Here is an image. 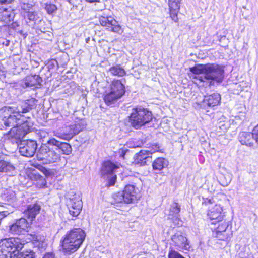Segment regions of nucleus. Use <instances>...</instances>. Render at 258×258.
<instances>
[{"mask_svg": "<svg viewBox=\"0 0 258 258\" xmlns=\"http://www.w3.org/2000/svg\"><path fill=\"white\" fill-rule=\"evenodd\" d=\"M30 109L26 103H24L17 107L5 106L0 110V115L5 126L12 127L7 137L13 143L18 144L20 140V134L15 133L18 125L22 122L21 113L28 112Z\"/></svg>", "mask_w": 258, "mask_h": 258, "instance_id": "nucleus-1", "label": "nucleus"}, {"mask_svg": "<svg viewBox=\"0 0 258 258\" xmlns=\"http://www.w3.org/2000/svg\"><path fill=\"white\" fill-rule=\"evenodd\" d=\"M190 70L194 74L193 78L199 82V85L203 83L204 86L214 85L215 82L220 83L224 78V69L216 64H197Z\"/></svg>", "mask_w": 258, "mask_h": 258, "instance_id": "nucleus-2", "label": "nucleus"}, {"mask_svg": "<svg viewBox=\"0 0 258 258\" xmlns=\"http://www.w3.org/2000/svg\"><path fill=\"white\" fill-rule=\"evenodd\" d=\"M24 241L18 238H10L0 241V258H35L32 251L19 252Z\"/></svg>", "mask_w": 258, "mask_h": 258, "instance_id": "nucleus-3", "label": "nucleus"}, {"mask_svg": "<svg viewBox=\"0 0 258 258\" xmlns=\"http://www.w3.org/2000/svg\"><path fill=\"white\" fill-rule=\"evenodd\" d=\"M85 236L84 231L80 228H75L68 231L60 241L63 251L71 253L77 251L84 240Z\"/></svg>", "mask_w": 258, "mask_h": 258, "instance_id": "nucleus-4", "label": "nucleus"}, {"mask_svg": "<svg viewBox=\"0 0 258 258\" xmlns=\"http://www.w3.org/2000/svg\"><path fill=\"white\" fill-rule=\"evenodd\" d=\"M125 88L120 80L114 79L104 92V100L108 106L115 104L125 94Z\"/></svg>", "mask_w": 258, "mask_h": 258, "instance_id": "nucleus-5", "label": "nucleus"}, {"mask_svg": "<svg viewBox=\"0 0 258 258\" xmlns=\"http://www.w3.org/2000/svg\"><path fill=\"white\" fill-rule=\"evenodd\" d=\"M152 113L147 109L138 106L132 109L129 117L132 125L136 129L148 123L152 119Z\"/></svg>", "mask_w": 258, "mask_h": 258, "instance_id": "nucleus-6", "label": "nucleus"}, {"mask_svg": "<svg viewBox=\"0 0 258 258\" xmlns=\"http://www.w3.org/2000/svg\"><path fill=\"white\" fill-rule=\"evenodd\" d=\"M37 159L43 164L56 162L60 160V155L54 150H50L46 144L41 146L37 152Z\"/></svg>", "mask_w": 258, "mask_h": 258, "instance_id": "nucleus-7", "label": "nucleus"}, {"mask_svg": "<svg viewBox=\"0 0 258 258\" xmlns=\"http://www.w3.org/2000/svg\"><path fill=\"white\" fill-rule=\"evenodd\" d=\"M120 167L119 165L107 161L103 163L101 169V174L104 178L108 180L109 186L115 184L116 180V170Z\"/></svg>", "mask_w": 258, "mask_h": 258, "instance_id": "nucleus-8", "label": "nucleus"}, {"mask_svg": "<svg viewBox=\"0 0 258 258\" xmlns=\"http://www.w3.org/2000/svg\"><path fill=\"white\" fill-rule=\"evenodd\" d=\"M20 153L24 156L32 157L36 152L37 144L34 140H24L17 145Z\"/></svg>", "mask_w": 258, "mask_h": 258, "instance_id": "nucleus-9", "label": "nucleus"}, {"mask_svg": "<svg viewBox=\"0 0 258 258\" xmlns=\"http://www.w3.org/2000/svg\"><path fill=\"white\" fill-rule=\"evenodd\" d=\"M99 22L103 27L109 31L117 33H121L122 32L121 27L117 21L111 16H101L99 18Z\"/></svg>", "mask_w": 258, "mask_h": 258, "instance_id": "nucleus-10", "label": "nucleus"}, {"mask_svg": "<svg viewBox=\"0 0 258 258\" xmlns=\"http://www.w3.org/2000/svg\"><path fill=\"white\" fill-rule=\"evenodd\" d=\"M171 240L172 244L179 250H189L190 248L187 238L180 232H177L173 235Z\"/></svg>", "mask_w": 258, "mask_h": 258, "instance_id": "nucleus-11", "label": "nucleus"}, {"mask_svg": "<svg viewBox=\"0 0 258 258\" xmlns=\"http://www.w3.org/2000/svg\"><path fill=\"white\" fill-rule=\"evenodd\" d=\"M30 223L25 218H20L10 226V232L16 234H24L28 232Z\"/></svg>", "mask_w": 258, "mask_h": 258, "instance_id": "nucleus-12", "label": "nucleus"}, {"mask_svg": "<svg viewBox=\"0 0 258 258\" xmlns=\"http://www.w3.org/2000/svg\"><path fill=\"white\" fill-rule=\"evenodd\" d=\"M67 206L69 213L73 217H77L80 214L82 208V202L79 197L69 198L67 202Z\"/></svg>", "mask_w": 258, "mask_h": 258, "instance_id": "nucleus-13", "label": "nucleus"}, {"mask_svg": "<svg viewBox=\"0 0 258 258\" xmlns=\"http://www.w3.org/2000/svg\"><path fill=\"white\" fill-rule=\"evenodd\" d=\"M228 225L227 222H223L219 224L217 228L213 231V235L219 240H227L232 235V231L227 230Z\"/></svg>", "mask_w": 258, "mask_h": 258, "instance_id": "nucleus-14", "label": "nucleus"}, {"mask_svg": "<svg viewBox=\"0 0 258 258\" xmlns=\"http://www.w3.org/2000/svg\"><path fill=\"white\" fill-rule=\"evenodd\" d=\"M223 211V208L220 205L216 204L209 208L207 216L211 220H216L218 222L221 221L224 216Z\"/></svg>", "mask_w": 258, "mask_h": 258, "instance_id": "nucleus-15", "label": "nucleus"}, {"mask_svg": "<svg viewBox=\"0 0 258 258\" xmlns=\"http://www.w3.org/2000/svg\"><path fill=\"white\" fill-rule=\"evenodd\" d=\"M159 147L156 145L152 149L150 150H141L136 155L135 161L137 163H140L141 164H144L147 158L149 157L150 155L153 153L159 151Z\"/></svg>", "mask_w": 258, "mask_h": 258, "instance_id": "nucleus-16", "label": "nucleus"}, {"mask_svg": "<svg viewBox=\"0 0 258 258\" xmlns=\"http://www.w3.org/2000/svg\"><path fill=\"white\" fill-rule=\"evenodd\" d=\"M122 193L124 198V203H132L137 200V191L134 185L125 186Z\"/></svg>", "mask_w": 258, "mask_h": 258, "instance_id": "nucleus-17", "label": "nucleus"}, {"mask_svg": "<svg viewBox=\"0 0 258 258\" xmlns=\"http://www.w3.org/2000/svg\"><path fill=\"white\" fill-rule=\"evenodd\" d=\"M180 0H168L170 16L175 22L178 21L177 14L180 9Z\"/></svg>", "mask_w": 258, "mask_h": 258, "instance_id": "nucleus-18", "label": "nucleus"}, {"mask_svg": "<svg viewBox=\"0 0 258 258\" xmlns=\"http://www.w3.org/2000/svg\"><path fill=\"white\" fill-rule=\"evenodd\" d=\"M42 82L41 78L36 75L27 76L22 83L23 87H35L39 86Z\"/></svg>", "mask_w": 258, "mask_h": 258, "instance_id": "nucleus-19", "label": "nucleus"}, {"mask_svg": "<svg viewBox=\"0 0 258 258\" xmlns=\"http://www.w3.org/2000/svg\"><path fill=\"white\" fill-rule=\"evenodd\" d=\"M180 211V207L177 203H174L171 205L168 218L172 220L175 225H180L181 224L178 215Z\"/></svg>", "mask_w": 258, "mask_h": 258, "instance_id": "nucleus-20", "label": "nucleus"}, {"mask_svg": "<svg viewBox=\"0 0 258 258\" xmlns=\"http://www.w3.org/2000/svg\"><path fill=\"white\" fill-rule=\"evenodd\" d=\"M14 16V11L10 8L0 9V21L9 23L13 20Z\"/></svg>", "mask_w": 258, "mask_h": 258, "instance_id": "nucleus-21", "label": "nucleus"}, {"mask_svg": "<svg viewBox=\"0 0 258 258\" xmlns=\"http://www.w3.org/2000/svg\"><path fill=\"white\" fill-rule=\"evenodd\" d=\"M40 209V206L36 204L28 206L27 209L25 212V215L28 218L30 223H31L39 213Z\"/></svg>", "mask_w": 258, "mask_h": 258, "instance_id": "nucleus-22", "label": "nucleus"}, {"mask_svg": "<svg viewBox=\"0 0 258 258\" xmlns=\"http://www.w3.org/2000/svg\"><path fill=\"white\" fill-rule=\"evenodd\" d=\"M30 178L34 182V184L39 188H42L46 185V182L45 179L36 171H33L31 173Z\"/></svg>", "mask_w": 258, "mask_h": 258, "instance_id": "nucleus-23", "label": "nucleus"}, {"mask_svg": "<svg viewBox=\"0 0 258 258\" xmlns=\"http://www.w3.org/2000/svg\"><path fill=\"white\" fill-rule=\"evenodd\" d=\"M221 98L218 93H214L205 97L203 103L209 107H214L219 104Z\"/></svg>", "mask_w": 258, "mask_h": 258, "instance_id": "nucleus-24", "label": "nucleus"}, {"mask_svg": "<svg viewBox=\"0 0 258 258\" xmlns=\"http://www.w3.org/2000/svg\"><path fill=\"white\" fill-rule=\"evenodd\" d=\"M239 140L243 145L251 146L253 145L255 140L252 137L250 133L242 132L239 135Z\"/></svg>", "mask_w": 258, "mask_h": 258, "instance_id": "nucleus-25", "label": "nucleus"}, {"mask_svg": "<svg viewBox=\"0 0 258 258\" xmlns=\"http://www.w3.org/2000/svg\"><path fill=\"white\" fill-rule=\"evenodd\" d=\"M84 121L78 120L75 123L70 125V131L69 133V138H71L74 135L78 134L84 127Z\"/></svg>", "mask_w": 258, "mask_h": 258, "instance_id": "nucleus-26", "label": "nucleus"}, {"mask_svg": "<svg viewBox=\"0 0 258 258\" xmlns=\"http://www.w3.org/2000/svg\"><path fill=\"white\" fill-rule=\"evenodd\" d=\"M21 121H22V122L21 124H19L18 126L17 127L16 130L15 131L16 133H17L20 134V137L21 135L20 132H24L23 134L27 133L29 132L30 130V127H31V124L26 119V118L22 115L21 118Z\"/></svg>", "mask_w": 258, "mask_h": 258, "instance_id": "nucleus-27", "label": "nucleus"}, {"mask_svg": "<svg viewBox=\"0 0 258 258\" xmlns=\"http://www.w3.org/2000/svg\"><path fill=\"white\" fill-rule=\"evenodd\" d=\"M168 161L164 158L159 157L156 158L152 163V167L154 170L161 171L167 167Z\"/></svg>", "mask_w": 258, "mask_h": 258, "instance_id": "nucleus-28", "label": "nucleus"}, {"mask_svg": "<svg viewBox=\"0 0 258 258\" xmlns=\"http://www.w3.org/2000/svg\"><path fill=\"white\" fill-rule=\"evenodd\" d=\"M108 72L113 76L123 77L125 75L126 72L120 65L116 64L110 67Z\"/></svg>", "mask_w": 258, "mask_h": 258, "instance_id": "nucleus-29", "label": "nucleus"}, {"mask_svg": "<svg viewBox=\"0 0 258 258\" xmlns=\"http://www.w3.org/2000/svg\"><path fill=\"white\" fill-rule=\"evenodd\" d=\"M23 16L26 20L29 21H36L38 18L37 12L33 10L27 13H24ZM26 21L28 22L27 20Z\"/></svg>", "mask_w": 258, "mask_h": 258, "instance_id": "nucleus-30", "label": "nucleus"}, {"mask_svg": "<svg viewBox=\"0 0 258 258\" xmlns=\"http://www.w3.org/2000/svg\"><path fill=\"white\" fill-rule=\"evenodd\" d=\"M33 4L29 3L23 2L21 4V13L24 15V13H27L33 10Z\"/></svg>", "mask_w": 258, "mask_h": 258, "instance_id": "nucleus-31", "label": "nucleus"}, {"mask_svg": "<svg viewBox=\"0 0 258 258\" xmlns=\"http://www.w3.org/2000/svg\"><path fill=\"white\" fill-rule=\"evenodd\" d=\"M58 149L61 150L62 153L66 155H69L72 151L71 146L67 143L61 142Z\"/></svg>", "mask_w": 258, "mask_h": 258, "instance_id": "nucleus-32", "label": "nucleus"}, {"mask_svg": "<svg viewBox=\"0 0 258 258\" xmlns=\"http://www.w3.org/2000/svg\"><path fill=\"white\" fill-rule=\"evenodd\" d=\"M113 204H122L124 203V198L122 192H117L113 195Z\"/></svg>", "mask_w": 258, "mask_h": 258, "instance_id": "nucleus-33", "label": "nucleus"}, {"mask_svg": "<svg viewBox=\"0 0 258 258\" xmlns=\"http://www.w3.org/2000/svg\"><path fill=\"white\" fill-rule=\"evenodd\" d=\"M45 9L48 14H51L56 10L57 8L54 4L47 3L45 4Z\"/></svg>", "mask_w": 258, "mask_h": 258, "instance_id": "nucleus-34", "label": "nucleus"}, {"mask_svg": "<svg viewBox=\"0 0 258 258\" xmlns=\"http://www.w3.org/2000/svg\"><path fill=\"white\" fill-rule=\"evenodd\" d=\"M47 143L49 145L55 146L58 149L61 145V142L57 140L54 138H51L48 140Z\"/></svg>", "mask_w": 258, "mask_h": 258, "instance_id": "nucleus-35", "label": "nucleus"}, {"mask_svg": "<svg viewBox=\"0 0 258 258\" xmlns=\"http://www.w3.org/2000/svg\"><path fill=\"white\" fill-rule=\"evenodd\" d=\"M33 240L39 242H42V246H45L46 245V243L45 242V238L43 236H41L39 235H34L33 237Z\"/></svg>", "mask_w": 258, "mask_h": 258, "instance_id": "nucleus-36", "label": "nucleus"}, {"mask_svg": "<svg viewBox=\"0 0 258 258\" xmlns=\"http://www.w3.org/2000/svg\"><path fill=\"white\" fill-rule=\"evenodd\" d=\"M169 258H184L180 254L175 250H172L169 253Z\"/></svg>", "mask_w": 258, "mask_h": 258, "instance_id": "nucleus-37", "label": "nucleus"}, {"mask_svg": "<svg viewBox=\"0 0 258 258\" xmlns=\"http://www.w3.org/2000/svg\"><path fill=\"white\" fill-rule=\"evenodd\" d=\"M251 134L255 140V142L258 143V124L254 127Z\"/></svg>", "mask_w": 258, "mask_h": 258, "instance_id": "nucleus-38", "label": "nucleus"}, {"mask_svg": "<svg viewBox=\"0 0 258 258\" xmlns=\"http://www.w3.org/2000/svg\"><path fill=\"white\" fill-rule=\"evenodd\" d=\"M38 134L41 138H45L48 135V133L43 130H40Z\"/></svg>", "mask_w": 258, "mask_h": 258, "instance_id": "nucleus-39", "label": "nucleus"}, {"mask_svg": "<svg viewBox=\"0 0 258 258\" xmlns=\"http://www.w3.org/2000/svg\"><path fill=\"white\" fill-rule=\"evenodd\" d=\"M43 258H55V257L53 252H48L43 256Z\"/></svg>", "mask_w": 258, "mask_h": 258, "instance_id": "nucleus-40", "label": "nucleus"}, {"mask_svg": "<svg viewBox=\"0 0 258 258\" xmlns=\"http://www.w3.org/2000/svg\"><path fill=\"white\" fill-rule=\"evenodd\" d=\"M13 0H0V3L1 4H6V3H10Z\"/></svg>", "mask_w": 258, "mask_h": 258, "instance_id": "nucleus-41", "label": "nucleus"}, {"mask_svg": "<svg viewBox=\"0 0 258 258\" xmlns=\"http://www.w3.org/2000/svg\"><path fill=\"white\" fill-rule=\"evenodd\" d=\"M219 127L220 128H221L223 131L226 130L227 129V126H226L224 124H221V125H219Z\"/></svg>", "mask_w": 258, "mask_h": 258, "instance_id": "nucleus-42", "label": "nucleus"}, {"mask_svg": "<svg viewBox=\"0 0 258 258\" xmlns=\"http://www.w3.org/2000/svg\"><path fill=\"white\" fill-rule=\"evenodd\" d=\"M56 136H57V137L58 138H60L61 139H64V140H68V138L67 137H66V136L65 135H61V136H58V135H55Z\"/></svg>", "mask_w": 258, "mask_h": 258, "instance_id": "nucleus-43", "label": "nucleus"}, {"mask_svg": "<svg viewBox=\"0 0 258 258\" xmlns=\"http://www.w3.org/2000/svg\"><path fill=\"white\" fill-rule=\"evenodd\" d=\"M85 1L88 3H95V2H99L100 0H85Z\"/></svg>", "mask_w": 258, "mask_h": 258, "instance_id": "nucleus-44", "label": "nucleus"}, {"mask_svg": "<svg viewBox=\"0 0 258 258\" xmlns=\"http://www.w3.org/2000/svg\"><path fill=\"white\" fill-rule=\"evenodd\" d=\"M6 45H9V42H7V43H6Z\"/></svg>", "mask_w": 258, "mask_h": 258, "instance_id": "nucleus-45", "label": "nucleus"}, {"mask_svg": "<svg viewBox=\"0 0 258 258\" xmlns=\"http://www.w3.org/2000/svg\"><path fill=\"white\" fill-rule=\"evenodd\" d=\"M6 45H9V42H7V43H6Z\"/></svg>", "mask_w": 258, "mask_h": 258, "instance_id": "nucleus-46", "label": "nucleus"}]
</instances>
